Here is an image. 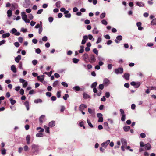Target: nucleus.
<instances>
[{"instance_id": "obj_2", "label": "nucleus", "mask_w": 156, "mask_h": 156, "mask_svg": "<svg viewBox=\"0 0 156 156\" xmlns=\"http://www.w3.org/2000/svg\"><path fill=\"white\" fill-rule=\"evenodd\" d=\"M32 152L33 154L37 155L39 154V148L37 145L33 144L31 146Z\"/></svg>"}, {"instance_id": "obj_32", "label": "nucleus", "mask_w": 156, "mask_h": 156, "mask_svg": "<svg viewBox=\"0 0 156 156\" xmlns=\"http://www.w3.org/2000/svg\"><path fill=\"white\" fill-rule=\"evenodd\" d=\"M61 2L60 1H58L55 3V5L57 7L59 8L61 6Z\"/></svg>"}, {"instance_id": "obj_50", "label": "nucleus", "mask_w": 156, "mask_h": 156, "mask_svg": "<svg viewBox=\"0 0 156 156\" xmlns=\"http://www.w3.org/2000/svg\"><path fill=\"white\" fill-rule=\"evenodd\" d=\"M101 23L102 24L105 25H107L108 24V22L107 21L104 20H102Z\"/></svg>"}, {"instance_id": "obj_45", "label": "nucleus", "mask_w": 156, "mask_h": 156, "mask_svg": "<svg viewBox=\"0 0 156 156\" xmlns=\"http://www.w3.org/2000/svg\"><path fill=\"white\" fill-rule=\"evenodd\" d=\"M83 122L82 121L80 122L79 124V126H80V127H83L84 129H85V127L83 125Z\"/></svg>"}, {"instance_id": "obj_15", "label": "nucleus", "mask_w": 156, "mask_h": 156, "mask_svg": "<svg viewBox=\"0 0 156 156\" xmlns=\"http://www.w3.org/2000/svg\"><path fill=\"white\" fill-rule=\"evenodd\" d=\"M145 150H149L151 149V146L150 144L148 143L145 145Z\"/></svg>"}, {"instance_id": "obj_54", "label": "nucleus", "mask_w": 156, "mask_h": 156, "mask_svg": "<svg viewBox=\"0 0 156 156\" xmlns=\"http://www.w3.org/2000/svg\"><path fill=\"white\" fill-rule=\"evenodd\" d=\"M112 64H108L107 66L109 70H111L112 69Z\"/></svg>"}, {"instance_id": "obj_48", "label": "nucleus", "mask_w": 156, "mask_h": 156, "mask_svg": "<svg viewBox=\"0 0 156 156\" xmlns=\"http://www.w3.org/2000/svg\"><path fill=\"white\" fill-rule=\"evenodd\" d=\"M93 51L97 55H98V51L96 48L94 49L93 50Z\"/></svg>"}, {"instance_id": "obj_9", "label": "nucleus", "mask_w": 156, "mask_h": 156, "mask_svg": "<svg viewBox=\"0 0 156 156\" xmlns=\"http://www.w3.org/2000/svg\"><path fill=\"white\" fill-rule=\"evenodd\" d=\"M110 83V80L107 78H105L103 80V84L105 86H107Z\"/></svg>"}, {"instance_id": "obj_42", "label": "nucleus", "mask_w": 156, "mask_h": 156, "mask_svg": "<svg viewBox=\"0 0 156 156\" xmlns=\"http://www.w3.org/2000/svg\"><path fill=\"white\" fill-rule=\"evenodd\" d=\"M87 122L88 123V125L91 127L92 128L93 127V126L90 122V121L88 119H87Z\"/></svg>"}, {"instance_id": "obj_14", "label": "nucleus", "mask_w": 156, "mask_h": 156, "mask_svg": "<svg viewBox=\"0 0 156 156\" xmlns=\"http://www.w3.org/2000/svg\"><path fill=\"white\" fill-rule=\"evenodd\" d=\"M73 89L76 92L82 91V90L79 86H76L73 87Z\"/></svg>"}, {"instance_id": "obj_18", "label": "nucleus", "mask_w": 156, "mask_h": 156, "mask_svg": "<svg viewBox=\"0 0 156 156\" xmlns=\"http://www.w3.org/2000/svg\"><path fill=\"white\" fill-rule=\"evenodd\" d=\"M21 59V56L20 55H19L17 57H15V60L17 63H19Z\"/></svg>"}, {"instance_id": "obj_28", "label": "nucleus", "mask_w": 156, "mask_h": 156, "mask_svg": "<svg viewBox=\"0 0 156 156\" xmlns=\"http://www.w3.org/2000/svg\"><path fill=\"white\" fill-rule=\"evenodd\" d=\"M45 117V116L44 115H42L39 118V121L41 123H42L43 121V119Z\"/></svg>"}, {"instance_id": "obj_1", "label": "nucleus", "mask_w": 156, "mask_h": 156, "mask_svg": "<svg viewBox=\"0 0 156 156\" xmlns=\"http://www.w3.org/2000/svg\"><path fill=\"white\" fill-rule=\"evenodd\" d=\"M98 83L97 82H95L93 83L91 85V87L93 89V91L95 93H97V95L98 96H100L102 94V91L101 90H99L98 91V90L96 87L97 86Z\"/></svg>"}, {"instance_id": "obj_56", "label": "nucleus", "mask_w": 156, "mask_h": 156, "mask_svg": "<svg viewBox=\"0 0 156 156\" xmlns=\"http://www.w3.org/2000/svg\"><path fill=\"white\" fill-rule=\"evenodd\" d=\"M122 37L121 35H119L116 37L117 40L120 41L122 39Z\"/></svg>"}, {"instance_id": "obj_27", "label": "nucleus", "mask_w": 156, "mask_h": 156, "mask_svg": "<svg viewBox=\"0 0 156 156\" xmlns=\"http://www.w3.org/2000/svg\"><path fill=\"white\" fill-rule=\"evenodd\" d=\"M44 127L45 130V132L47 133H49V127L45 125L44 126Z\"/></svg>"}, {"instance_id": "obj_37", "label": "nucleus", "mask_w": 156, "mask_h": 156, "mask_svg": "<svg viewBox=\"0 0 156 156\" xmlns=\"http://www.w3.org/2000/svg\"><path fill=\"white\" fill-rule=\"evenodd\" d=\"M106 13L105 12L102 13L100 15V18L101 19H103L104 18L105 16Z\"/></svg>"}, {"instance_id": "obj_24", "label": "nucleus", "mask_w": 156, "mask_h": 156, "mask_svg": "<svg viewBox=\"0 0 156 156\" xmlns=\"http://www.w3.org/2000/svg\"><path fill=\"white\" fill-rule=\"evenodd\" d=\"M10 35V34L9 33H7L5 34H3L2 35V37L3 38H5L7 37H9Z\"/></svg>"}, {"instance_id": "obj_35", "label": "nucleus", "mask_w": 156, "mask_h": 156, "mask_svg": "<svg viewBox=\"0 0 156 156\" xmlns=\"http://www.w3.org/2000/svg\"><path fill=\"white\" fill-rule=\"evenodd\" d=\"M16 4L15 3L12 4L10 8L12 10H14L15 9V6H16Z\"/></svg>"}, {"instance_id": "obj_7", "label": "nucleus", "mask_w": 156, "mask_h": 156, "mask_svg": "<svg viewBox=\"0 0 156 156\" xmlns=\"http://www.w3.org/2000/svg\"><path fill=\"white\" fill-rule=\"evenodd\" d=\"M110 140H108L102 143L101 144V145L102 147H103L105 148H106L107 146L110 143Z\"/></svg>"}, {"instance_id": "obj_59", "label": "nucleus", "mask_w": 156, "mask_h": 156, "mask_svg": "<svg viewBox=\"0 0 156 156\" xmlns=\"http://www.w3.org/2000/svg\"><path fill=\"white\" fill-rule=\"evenodd\" d=\"M98 59L100 61H102L104 60V58L100 56H98Z\"/></svg>"}, {"instance_id": "obj_47", "label": "nucleus", "mask_w": 156, "mask_h": 156, "mask_svg": "<svg viewBox=\"0 0 156 156\" xmlns=\"http://www.w3.org/2000/svg\"><path fill=\"white\" fill-rule=\"evenodd\" d=\"M151 24L153 25H156V20L155 19L152 20L151 22Z\"/></svg>"}, {"instance_id": "obj_55", "label": "nucleus", "mask_w": 156, "mask_h": 156, "mask_svg": "<svg viewBox=\"0 0 156 156\" xmlns=\"http://www.w3.org/2000/svg\"><path fill=\"white\" fill-rule=\"evenodd\" d=\"M110 96V94L109 92H106L105 94V96L107 98H108Z\"/></svg>"}, {"instance_id": "obj_51", "label": "nucleus", "mask_w": 156, "mask_h": 156, "mask_svg": "<svg viewBox=\"0 0 156 156\" xmlns=\"http://www.w3.org/2000/svg\"><path fill=\"white\" fill-rule=\"evenodd\" d=\"M62 85L64 87H67L68 86V84L66 82H63L61 83Z\"/></svg>"}, {"instance_id": "obj_41", "label": "nucleus", "mask_w": 156, "mask_h": 156, "mask_svg": "<svg viewBox=\"0 0 156 156\" xmlns=\"http://www.w3.org/2000/svg\"><path fill=\"white\" fill-rule=\"evenodd\" d=\"M52 73V71H51L50 72L48 73L47 72H44L43 73V74H46L48 75V76H51V74Z\"/></svg>"}, {"instance_id": "obj_21", "label": "nucleus", "mask_w": 156, "mask_h": 156, "mask_svg": "<svg viewBox=\"0 0 156 156\" xmlns=\"http://www.w3.org/2000/svg\"><path fill=\"white\" fill-rule=\"evenodd\" d=\"M136 25L138 27V29L140 30H141L143 29V27L141 26V23L140 22H138L136 23Z\"/></svg>"}, {"instance_id": "obj_4", "label": "nucleus", "mask_w": 156, "mask_h": 156, "mask_svg": "<svg viewBox=\"0 0 156 156\" xmlns=\"http://www.w3.org/2000/svg\"><path fill=\"white\" fill-rule=\"evenodd\" d=\"M96 60L95 56L93 54H91L89 55L88 61L91 63H94Z\"/></svg>"}, {"instance_id": "obj_49", "label": "nucleus", "mask_w": 156, "mask_h": 156, "mask_svg": "<svg viewBox=\"0 0 156 156\" xmlns=\"http://www.w3.org/2000/svg\"><path fill=\"white\" fill-rule=\"evenodd\" d=\"M42 40L44 42H46L48 40V38L46 36L43 37L42 38Z\"/></svg>"}, {"instance_id": "obj_63", "label": "nucleus", "mask_w": 156, "mask_h": 156, "mask_svg": "<svg viewBox=\"0 0 156 156\" xmlns=\"http://www.w3.org/2000/svg\"><path fill=\"white\" fill-rule=\"evenodd\" d=\"M24 149L25 151H27L29 149V147L25 145L24 147Z\"/></svg>"}, {"instance_id": "obj_62", "label": "nucleus", "mask_w": 156, "mask_h": 156, "mask_svg": "<svg viewBox=\"0 0 156 156\" xmlns=\"http://www.w3.org/2000/svg\"><path fill=\"white\" fill-rule=\"evenodd\" d=\"M35 52L37 54H40L41 52V50L39 48H37L36 49Z\"/></svg>"}, {"instance_id": "obj_16", "label": "nucleus", "mask_w": 156, "mask_h": 156, "mask_svg": "<svg viewBox=\"0 0 156 156\" xmlns=\"http://www.w3.org/2000/svg\"><path fill=\"white\" fill-rule=\"evenodd\" d=\"M11 69L14 73H16L17 72L16 68V66L14 65L11 66Z\"/></svg>"}, {"instance_id": "obj_6", "label": "nucleus", "mask_w": 156, "mask_h": 156, "mask_svg": "<svg viewBox=\"0 0 156 156\" xmlns=\"http://www.w3.org/2000/svg\"><path fill=\"white\" fill-rule=\"evenodd\" d=\"M131 85L133 86H134L135 88H138L140 85L141 83L139 82H135L133 81L131 83Z\"/></svg>"}, {"instance_id": "obj_39", "label": "nucleus", "mask_w": 156, "mask_h": 156, "mask_svg": "<svg viewBox=\"0 0 156 156\" xmlns=\"http://www.w3.org/2000/svg\"><path fill=\"white\" fill-rule=\"evenodd\" d=\"M34 102L36 103H37L39 102L41 103L42 102V100L41 99H38L34 100Z\"/></svg>"}, {"instance_id": "obj_20", "label": "nucleus", "mask_w": 156, "mask_h": 156, "mask_svg": "<svg viewBox=\"0 0 156 156\" xmlns=\"http://www.w3.org/2000/svg\"><path fill=\"white\" fill-rule=\"evenodd\" d=\"M55 124V121H52L51 122H49L48 124L49 126L51 127H54Z\"/></svg>"}, {"instance_id": "obj_58", "label": "nucleus", "mask_w": 156, "mask_h": 156, "mask_svg": "<svg viewBox=\"0 0 156 156\" xmlns=\"http://www.w3.org/2000/svg\"><path fill=\"white\" fill-rule=\"evenodd\" d=\"M32 63L34 65H35L37 63V61L36 60H34L32 61Z\"/></svg>"}, {"instance_id": "obj_25", "label": "nucleus", "mask_w": 156, "mask_h": 156, "mask_svg": "<svg viewBox=\"0 0 156 156\" xmlns=\"http://www.w3.org/2000/svg\"><path fill=\"white\" fill-rule=\"evenodd\" d=\"M130 129V127L128 126H125L123 127L124 130L125 132H127Z\"/></svg>"}, {"instance_id": "obj_61", "label": "nucleus", "mask_w": 156, "mask_h": 156, "mask_svg": "<svg viewBox=\"0 0 156 156\" xmlns=\"http://www.w3.org/2000/svg\"><path fill=\"white\" fill-rule=\"evenodd\" d=\"M71 16V14L70 13H68L65 15V17L67 18H70Z\"/></svg>"}, {"instance_id": "obj_64", "label": "nucleus", "mask_w": 156, "mask_h": 156, "mask_svg": "<svg viewBox=\"0 0 156 156\" xmlns=\"http://www.w3.org/2000/svg\"><path fill=\"white\" fill-rule=\"evenodd\" d=\"M53 20V18L52 17H50L48 18V21L50 23L52 22Z\"/></svg>"}, {"instance_id": "obj_26", "label": "nucleus", "mask_w": 156, "mask_h": 156, "mask_svg": "<svg viewBox=\"0 0 156 156\" xmlns=\"http://www.w3.org/2000/svg\"><path fill=\"white\" fill-rule=\"evenodd\" d=\"M24 105L26 107L27 110H29V106L28 101H26L24 103Z\"/></svg>"}, {"instance_id": "obj_3", "label": "nucleus", "mask_w": 156, "mask_h": 156, "mask_svg": "<svg viewBox=\"0 0 156 156\" xmlns=\"http://www.w3.org/2000/svg\"><path fill=\"white\" fill-rule=\"evenodd\" d=\"M21 15L22 19L26 23H29L30 22L29 20L27 19V16L24 12H22Z\"/></svg>"}, {"instance_id": "obj_29", "label": "nucleus", "mask_w": 156, "mask_h": 156, "mask_svg": "<svg viewBox=\"0 0 156 156\" xmlns=\"http://www.w3.org/2000/svg\"><path fill=\"white\" fill-rule=\"evenodd\" d=\"M83 97L85 99H87L89 98L90 97V96L85 93H83Z\"/></svg>"}, {"instance_id": "obj_46", "label": "nucleus", "mask_w": 156, "mask_h": 156, "mask_svg": "<svg viewBox=\"0 0 156 156\" xmlns=\"http://www.w3.org/2000/svg\"><path fill=\"white\" fill-rule=\"evenodd\" d=\"M40 129V130L39 131L40 132H43L44 131V129L43 128H41V127H38L36 129L38 130Z\"/></svg>"}, {"instance_id": "obj_31", "label": "nucleus", "mask_w": 156, "mask_h": 156, "mask_svg": "<svg viewBox=\"0 0 156 156\" xmlns=\"http://www.w3.org/2000/svg\"><path fill=\"white\" fill-rule=\"evenodd\" d=\"M73 62L75 64L77 63L79 61V60L76 58H74L73 59Z\"/></svg>"}, {"instance_id": "obj_36", "label": "nucleus", "mask_w": 156, "mask_h": 156, "mask_svg": "<svg viewBox=\"0 0 156 156\" xmlns=\"http://www.w3.org/2000/svg\"><path fill=\"white\" fill-rule=\"evenodd\" d=\"M8 16L10 17L11 16L12 14V11L11 10H9L7 12Z\"/></svg>"}, {"instance_id": "obj_52", "label": "nucleus", "mask_w": 156, "mask_h": 156, "mask_svg": "<svg viewBox=\"0 0 156 156\" xmlns=\"http://www.w3.org/2000/svg\"><path fill=\"white\" fill-rule=\"evenodd\" d=\"M21 31L23 33H26L27 32V30L23 27L21 29Z\"/></svg>"}, {"instance_id": "obj_11", "label": "nucleus", "mask_w": 156, "mask_h": 156, "mask_svg": "<svg viewBox=\"0 0 156 156\" xmlns=\"http://www.w3.org/2000/svg\"><path fill=\"white\" fill-rule=\"evenodd\" d=\"M87 107V106L86 105L84 104H81L79 106V109L80 111H83Z\"/></svg>"}, {"instance_id": "obj_40", "label": "nucleus", "mask_w": 156, "mask_h": 156, "mask_svg": "<svg viewBox=\"0 0 156 156\" xmlns=\"http://www.w3.org/2000/svg\"><path fill=\"white\" fill-rule=\"evenodd\" d=\"M17 31V30L15 28H13L11 30L10 32L12 34H14Z\"/></svg>"}, {"instance_id": "obj_43", "label": "nucleus", "mask_w": 156, "mask_h": 156, "mask_svg": "<svg viewBox=\"0 0 156 156\" xmlns=\"http://www.w3.org/2000/svg\"><path fill=\"white\" fill-rule=\"evenodd\" d=\"M37 78L38 80L40 81V82H41L43 81L44 80V78L43 77H40V76H37Z\"/></svg>"}, {"instance_id": "obj_57", "label": "nucleus", "mask_w": 156, "mask_h": 156, "mask_svg": "<svg viewBox=\"0 0 156 156\" xmlns=\"http://www.w3.org/2000/svg\"><path fill=\"white\" fill-rule=\"evenodd\" d=\"M6 150L3 148L2 150V154L3 155H5L6 154Z\"/></svg>"}, {"instance_id": "obj_30", "label": "nucleus", "mask_w": 156, "mask_h": 156, "mask_svg": "<svg viewBox=\"0 0 156 156\" xmlns=\"http://www.w3.org/2000/svg\"><path fill=\"white\" fill-rule=\"evenodd\" d=\"M98 30L96 27H95L93 30L92 32L94 34H97L98 33Z\"/></svg>"}, {"instance_id": "obj_17", "label": "nucleus", "mask_w": 156, "mask_h": 156, "mask_svg": "<svg viewBox=\"0 0 156 156\" xmlns=\"http://www.w3.org/2000/svg\"><path fill=\"white\" fill-rule=\"evenodd\" d=\"M136 5L139 6L140 7H143L144 6V3L141 2H136Z\"/></svg>"}, {"instance_id": "obj_53", "label": "nucleus", "mask_w": 156, "mask_h": 156, "mask_svg": "<svg viewBox=\"0 0 156 156\" xmlns=\"http://www.w3.org/2000/svg\"><path fill=\"white\" fill-rule=\"evenodd\" d=\"M125 118H126L125 115H122V117L121 118V120L122 121H125Z\"/></svg>"}, {"instance_id": "obj_12", "label": "nucleus", "mask_w": 156, "mask_h": 156, "mask_svg": "<svg viewBox=\"0 0 156 156\" xmlns=\"http://www.w3.org/2000/svg\"><path fill=\"white\" fill-rule=\"evenodd\" d=\"M89 56L87 54L85 53L83 55V58L85 62H87V59L88 60Z\"/></svg>"}, {"instance_id": "obj_8", "label": "nucleus", "mask_w": 156, "mask_h": 156, "mask_svg": "<svg viewBox=\"0 0 156 156\" xmlns=\"http://www.w3.org/2000/svg\"><path fill=\"white\" fill-rule=\"evenodd\" d=\"M97 116L98 118V122H102L103 121V115L101 113H98L97 114Z\"/></svg>"}, {"instance_id": "obj_60", "label": "nucleus", "mask_w": 156, "mask_h": 156, "mask_svg": "<svg viewBox=\"0 0 156 156\" xmlns=\"http://www.w3.org/2000/svg\"><path fill=\"white\" fill-rule=\"evenodd\" d=\"M6 42V41L5 40H3L0 41V46Z\"/></svg>"}, {"instance_id": "obj_34", "label": "nucleus", "mask_w": 156, "mask_h": 156, "mask_svg": "<svg viewBox=\"0 0 156 156\" xmlns=\"http://www.w3.org/2000/svg\"><path fill=\"white\" fill-rule=\"evenodd\" d=\"M58 84L59 81H55L54 82L52 85L53 87H55L57 86Z\"/></svg>"}, {"instance_id": "obj_38", "label": "nucleus", "mask_w": 156, "mask_h": 156, "mask_svg": "<svg viewBox=\"0 0 156 156\" xmlns=\"http://www.w3.org/2000/svg\"><path fill=\"white\" fill-rule=\"evenodd\" d=\"M10 100L11 104L12 105H14L16 102V100H13L12 98H10Z\"/></svg>"}, {"instance_id": "obj_22", "label": "nucleus", "mask_w": 156, "mask_h": 156, "mask_svg": "<svg viewBox=\"0 0 156 156\" xmlns=\"http://www.w3.org/2000/svg\"><path fill=\"white\" fill-rule=\"evenodd\" d=\"M129 74L128 73H125L123 76V77L126 80H129Z\"/></svg>"}, {"instance_id": "obj_5", "label": "nucleus", "mask_w": 156, "mask_h": 156, "mask_svg": "<svg viewBox=\"0 0 156 156\" xmlns=\"http://www.w3.org/2000/svg\"><path fill=\"white\" fill-rule=\"evenodd\" d=\"M123 71V69L122 68H119L118 69H116L115 70V73L116 74H122Z\"/></svg>"}, {"instance_id": "obj_13", "label": "nucleus", "mask_w": 156, "mask_h": 156, "mask_svg": "<svg viewBox=\"0 0 156 156\" xmlns=\"http://www.w3.org/2000/svg\"><path fill=\"white\" fill-rule=\"evenodd\" d=\"M121 140L122 144V146H126V145H127L126 140L124 138L121 139Z\"/></svg>"}, {"instance_id": "obj_23", "label": "nucleus", "mask_w": 156, "mask_h": 156, "mask_svg": "<svg viewBox=\"0 0 156 156\" xmlns=\"http://www.w3.org/2000/svg\"><path fill=\"white\" fill-rule=\"evenodd\" d=\"M104 126L105 129L107 130H108L109 129V127L108 126V124L106 122H105L104 123Z\"/></svg>"}, {"instance_id": "obj_33", "label": "nucleus", "mask_w": 156, "mask_h": 156, "mask_svg": "<svg viewBox=\"0 0 156 156\" xmlns=\"http://www.w3.org/2000/svg\"><path fill=\"white\" fill-rule=\"evenodd\" d=\"M44 136V135L43 133H38L36 134V136L37 137H43Z\"/></svg>"}, {"instance_id": "obj_19", "label": "nucleus", "mask_w": 156, "mask_h": 156, "mask_svg": "<svg viewBox=\"0 0 156 156\" xmlns=\"http://www.w3.org/2000/svg\"><path fill=\"white\" fill-rule=\"evenodd\" d=\"M30 136L29 135H27L26 137V140L27 144H30Z\"/></svg>"}, {"instance_id": "obj_44", "label": "nucleus", "mask_w": 156, "mask_h": 156, "mask_svg": "<svg viewBox=\"0 0 156 156\" xmlns=\"http://www.w3.org/2000/svg\"><path fill=\"white\" fill-rule=\"evenodd\" d=\"M69 97V95L67 94H65V95L63 97V99L65 100H67V98Z\"/></svg>"}, {"instance_id": "obj_10", "label": "nucleus", "mask_w": 156, "mask_h": 156, "mask_svg": "<svg viewBox=\"0 0 156 156\" xmlns=\"http://www.w3.org/2000/svg\"><path fill=\"white\" fill-rule=\"evenodd\" d=\"M30 4V0H25V3L23 4V6L25 8L28 7Z\"/></svg>"}]
</instances>
